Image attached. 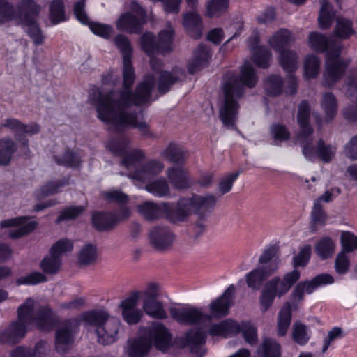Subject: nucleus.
<instances>
[{
  "label": "nucleus",
  "mask_w": 357,
  "mask_h": 357,
  "mask_svg": "<svg viewBox=\"0 0 357 357\" xmlns=\"http://www.w3.org/2000/svg\"><path fill=\"white\" fill-rule=\"evenodd\" d=\"M114 43L123 56V89L106 93L94 89L90 94V99L96 103L98 119L110 123L111 130L120 132L129 126L138 128L144 137H153L148 124L145 121L138 122L137 112L130 108L150 100L155 79L153 75H146L132 91L135 75L132 66L130 42L126 36L118 34L114 38Z\"/></svg>",
  "instance_id": "nucleus-1"
},
{
  "label": "nucleus",
  "mask_w": 357,
  "mask_h": 357,
  "mask_svg": "<svg viewBox=\"0 0 357 357\" xmlns=\"http://www.w3.org/2000/svg\"><path fill=\"white\" fill-rule=\"evenodd\" d=\"M257 82L256 72L249 61H245L238 76L233 72L227 73L223 77L222 89L225 100L220 108V118L222 123L229 128H233L237 119L238 99L245 93V86L254 87Z\"/></svg>",
  "instance_id": "nucleus-2"
},
{
  "label": "nucleus",
  "mask_w": 357,
  "mask_h": 357,
  "mask_svg": "<svg viewBox=\"0 0 357 357\" xmlns=\"http://www.w3.org/2000/svg\"><path fill=\"white\" fill-rule=\"evenodd\" d=\"M129 139L127 137H122L119 139L110 140L107 147L114 155L123 157L121 164L126 168L128 169H135L129 175L130 178L142 183H146L162 171L164 165L155 160H150L139 165L145 157L144 154L139 149L129 151Z\"/></svg>",
  "instance_id": "nucleus-3"
},
{
  "label": "nucleus",
  "mask_w": 357,
  "mask_h": 357,
  "mask_svg": "<svg viewBox=\"0 0 357 357\" xmlns=\"http://www.w3.org/2000/svg\"><path fill=\"white\" fill-rule=\"evenodd\" d=\"M310 46L316 51L326 52L327 61L323 84L331 87L338 82L349 65L350 59H338L342 50L340 42L326 38L324 34L313 32L309 36Z\"/></svg>",
  "instance_id": "nucleus-4"
},
{
  "label": "nucleus",
  "mask_w": 357,
  "mask_h": 357,
  "mask_svg": "<svg viewBox=\"0 0 357 357\" xmlns=\"http://www.w3.org/2000/svg\"><path fill=\"white\" fill-rule=\"evenodd\" d=\"M171 335L165 326L155 321L148 329L147 336L139 337L128 341L127 353L130 357H144L147 354L151 345L163 351L168 348Z\"/></svg>",
  "instance_id": "nucleus-5"
},
{
  "label": "nucleus",
  "mask_w": 357,
  "mask_h": 357,
  "mask_svg": "<svg viewBox=\"0 0 357 357\" xmlns=\"http://www.w3.org/2000/svg\"><path fill=\"white\" fill-rule=\"evenodd\" d=\"M82 318L89 326L94 328L98 343L109 345L117 340L120 321L104 310H94L82 314Z\"/></svg>",
  "instance_id": "nucleus-6"
},
{
  "label": "nucleus",
  "mask_w": 357,
  "mask_h": 357,
  "mask_svg": "<svg viewBox=\"0 0 357 357\" xmlns=\"http://www.w3.org/2000/svg\"><path fill=\"white\" fill-rule=\"evenodd\" d=\"M20 320L35 324L42 331H50L56 326L57 320L53 312L48 307L41 306L34 312V301L28 298L26 301L17 308Z\"/></svg>",
  "instance_id": "nucleus-7"
},
{
  "label": "nucleus",
  "mask_w": 357,
  "mask_h": 357,
  "mask_svg": "<svg viewBox=\"0 0 357 357\" xmlns=\"http://www.w3.org/2000/svg\"><path fill=\"white\" fill-rule=\"evenodd\" d=\"M242 333L246 342L254 345L257 341V328L249 321H243L238 324L232 320H225L220 324H213L211 326L208 333L211 336H222L229 337Z\"/></svg>",
  "instance_id": "nucleus-8"
},
{
  "label": "nucleus",
  "mask_w": 357,
  "mask_h": 357,
  "mask_svg": "<svg viewBox=\"0 0 357 357\" xmlns=\"http://www.w3.org/2000/svg\"><path fill=\"white\" fill-rule=\"evenodd\" d=\"M174 30L169 23L166 29L162 30L157 40L151 33H145L141 37V46L143 51L149 56L157 54H166L172 50V44Z\"/></svg>",
  "instance_id": "nucleus-9"
},
{
  "label": "nucleus",
  "mask_w": 357,
  "mask_h": 357,
  "mask_svg": "<svg viewBox=\"0 0 357 357\" xmlns=\"http://www.w3.org/2000/svg\"><path fill=\"white\" fill-rule=\"evenodd\" d=\"M22 8L24 11L26 9V10L19 22L26 27V31L36 45H43L44 36L36 20L40 10V6L33 0H27L22 4Z\"/></svg>",
  "instance_id": "nucleus-10"
},
{
  "label": "nucleus",
  "mask_w": 357,
  "mask_h": 357,
  "mask_svg": "<svg viewBox=\"0 0 357 357\" xmlns=\"http://www.w3.org/2000/svg\"><path fill=\"white\" fill-rule=\"evenodd\" d=\"M80 320L72 318L63 321L56 332V349L59 352H66L69 345L74 341V335L78 332Z\"/></svg>",
  "instance_id": "nucleus-11"
},
{
  "label": "nucleus",
  "mask_w": 357,
  "mask_h": 357,
  "mask_svg": "<svg viewBox=\"0 0 357 357\" xmlns=\"http://www.w3.org/2000/svg\"><path fill=\"white\" fill-rule=\"evenodd\" d=\"M162 206L165 218L172 224L185 222L192 214L190 202L187 197L180 198L176 204L162 202Z\"/></svg>",
  "instance_id": "nucleus-12"
},
{
  "label": "nucleus",
  "mask_w": 357,
  "mask_h": 357,
  "mask_svg": "<svg viewBox=\"0 0 357 357\" xmlns=\"http://www.w3.org/2000/svg\"><path fill=\"white\" fill-rule=\"evenodd\" d=\"M334 282L333 277L328 273L319 274L312 280L301 281L298 282L291 293V298L298 302L303 299L305 293L312 294L319 287L331 284Z\"/></svg>",
  "instance_id": "nucleus-13"
},
{
  "label": "nucleus",
  "mask_w": 357,
  "mask_h": 357,
  "mask_svg": "<svg viewBox=\"0 0 357 357\" xmlns=\"http://www.w3.org/2000/svg\"><path fill=\"white\" fill-rule=\"evenodd\" d=\"M140 295L139 291H133L119 304L122 318L129 325L138 324L143 317V312L137 307Z\"/></svg>",
  "instance_id": "nucleus-14"
},
{
  "label": "nucleus",
  "mask_w": 357,
  "mask_h": 357,
  "mask_svg": "<svg viewBox=\"0 0 357 357\" xmlns=\"http://www.w3.org/2000/svg\"><path fill=\"white\" fill-rule=\"evenodd\" d=\"M169 313L174 320L184 325H195L210 318L201 310L192 306L181 308L172 307L169 310Z\"/></svg>",
  "instance_id": "nucleus-15"
},
{
  "label": "nucleus",
  "mask_w": 357,
  "mask_h": 357,
  "mask_svg": "<svg viewBox=\"0 0 357 357\" xmlns=\"http://www.w3.org/2000/svg\"><path fill=\"white\" fill-rule=\"evenodd\" d=\"M150 243L155 249L163 251L170 248L175 241V234L167 226L153 227L149 234Z\"/></svg>",
  "instance_id": "nucleus-16"
},
{
  "label": "nucleus",
  "mask_w": 357,
  "mask_h": 357,
  "mask_svg": "<svg viewBox=\"0 0 357 357\" xmlns=\"http://www.w3.org/2000/svg\"><path fill=\"white\" fill-rule=\"evenodd\" d=\"M190 202V208L191 213H194L198 218L206 220L213 211L217 203V198L212 194L204 196L192 195L191 197H187Z\"/></svg>",
  "instance_id": "nucleus-17"
},
{
  "label": "nucleus",
  "mask_w": 357,
  "mask_h": 357,
  "mask_svg": "<svg viewBox=\"0 0 357 357\" xmlns=\"http://www.w3.org/2000/svg\"><path fill=\"white\" fill-rule=\"evenodd\" d=\"M301 277V273L297 269L285 273L282 278L279 276L273 277L266 284L271 288L278 297L280 298L285 295L296 283Z\"/></svg>",
  "instance_id": "nucleus-18"
},
{
  "label": "nucleus",
  "mask_w": 357,
  "mask_h": 357,
  "mask_svg": "<svg viewBox=\"0 0 357 357\" xmlns=\"http://www.w3.org/2000/svg\"><path fill=\"white\" fill-rule=\"evenodd\" d=\"M38 225L36 221H29V217L27 216L5 220L1 222L2 227H18L11 229L9 232V236L13 239L19 238L30 234L37 227Z\"/></svg>",
  "instance_id": "nucleus-19"
},
{
  "label": "nucleus",
  "mask_w": 357,
  "mask_h": 357,
  "mask_svg": "<svg viewBox=\"0 0 357 357\" xmlns=\"http://www.w3.org/2000/svg\"><path fill=\"white\" fill-rule=\"evenodd\" d=\"M235 290L234 285L231 284L220 296L210 304V312L213 317L221 318L228 314Z\"/></svg>",
  "instance_id": "nucleus-20"
},
{
  "label": "nucleus",
  "mask_w": 357,
  "mask_h": 357,
  "mask_svg": "<svg viewBox=\"0 0 357 357\" xmlns=\"http://www.w3.org/2000/svg\"><path fill=\"white\" fill-rule=\"evenodd\" d=\"M29 323L17 320L13 321L3 331L0 333V342L2 344H16L23 338L26 332V326Z\"/></svg>",
  "instance_id": "nucleus-21"
},
{
  "label": "nucleus",
  "mask_w": 357,
  "mask_h": 357,
  "mask_svg": "<svg viewBox=\"0 0 357 357\" xmlns=\"http://www.w3.org/2000/svg\"><path fill=\"white\" fill-rule=\"evenodd\" d=\"M276 271V266L271 265L267 268L257 266L245 276L248 287L253 291L259 290L266 280Z\"/></svg>",
  "instance_id": "nucleus-22"
},
{
  "label": "nucleus",
  "mask_w": 357,
  "mask_h": 357,
  "mask_svg": "<svg viewBox=\"0 0 357 357\" xmlns=\"http://www.w3.org/2000/svg\"><path fill=\"white\" fill-rule=\"evenodd\" d=\"M259 38L257 34L252 35L248 40V46L252 49V60L259 68H266L271 59L270 50L263 46H257Z\"/></svg>",
  "instance_id": "nucleus-23"
},
{
  "label": "nucleus",
  "mask_w": 357,
  "mask_h": 357,
  "mask_svg": "<svg viewBox=\"0 0 357 357\" xmlns=\"http://www.w3.org/2000/svg\"><path fill=\"white\" fill-rule=\"evenodd\" d=\"M91 219L93 227L100 232L112 230L118 222L117 216L110 212H95Z\"/></svg>",
  "instance_id": "nucleus-24"
},
{
  "label": "nucleus",
  "mask_w": 357,
  "mask_h": 357,
  "mask_svg": "<svg viewBox=\"0 0 357 357\" xmlns=\"http://www.w3.org/2000/svg\"><path fill=\"white\" fill-rule=\"evenodd\" d=\"M144 20L137 17L130 13L123 14L117 21L116 27L131 33H139L142 31Z\"/></svg>",
  "instance_id": "nucleus-25"
},
{
  "label": "nucleus",
  "mask_w": 357,
  "mask_h": 357,
  "mask_svg": "<svg viewBox=\"0 0 357 357\" xmlns=\"http://www.w3.org/2000/svg\"><path fill=\"white\" fill-rule=\"evenodd\" d=\"M211 56L208 47L205 45H199L194 52V59L188 63V72L195 74L208 64Z\"/></svg>",
  "instance_id": "nucleus-26"
},
{
  "label": "nucleus",
  "mask_w": 357,
  "mask_h": 357,
  "mask_svg": "<svg viewBox=\"0 0 357 357\" xmlns=\"http://www.w3.org/2000/svg\"><path fill=\"white\" fill-rule=\"evenodd\" d=\"M206 333L202 328L197 330L190 329L186 332L182 338L185 347H189L192 353H198L199 347L206 341Z\"/></svg>",
  "instance_id": "nucleus-27"
},
{
  "label": "nucleus",
  "mask_w": 357,
  "mask_h": 357,
  "mask_svg": "<svg viewBox=\"0 0 357 357\" xmlns=\"http://www.w3.org/2000/svg\"><path fill=\"white\" fill-rule=\"evenodd\" d=\"M183 70L174 69L172 72L162 70L158 79V90L160 94L167 93L172 86L179 81V75H182Z\"/></svg>",
  "instance_id": "nucleus-28"
},
{
  "label": "nucleus",
  "mask_w": 357,
  "mask_h": 357,
  "mask_svg": "<svg viewBox=\"0 0 357 357\" xmlns=\"http://www.w3.org/2000/svg\"><path fill=\"white\" fill-rule=\"evenodd\" d=\"M183 26L192 38L198 39L202 36V21L197 13L192 11L185 13L183 16Z\"/></svg>",
  "instance_id": "nucleus-29"
},
{
  "label": "nucleus",
  "mask_w": 357,
  "mask_h": 357,
  "mask_svg": "<svg viewBox=\"0 0 357 357\" xmlns=\"http://www.w3.org/2000/svg\"><path fill=\"white\" fill-rule=\"evenodd\" d=\"M137 210L144 218L149 222L155 221L163 215L162 202L158 204L152 202H145L137 206Z\"/></svg>",
  "instance_id": "nucleus-30"
},
{
  "label": "nucleus",
  "mask_w": 357,
  "mask_h": 357,
  "mask_svg": "<svg viewBox=\"0 0 357 357\" xmlns=\"http://www.w3.org/2000/svg\"><path fill=\"white\" fill-rule=\"evenodd\" d=\"M167 173L169 182L174 188L183 190L189 187L187 172L183 168L172 167L167 170Z\"/></svg>",
  "instance_id": "nucleus-31"
},
{
  "label": "nucleus",
  "mask_w": 357,
  "mask_h": 357,
  "mask_svg": "<svg viewBox=\"0 0 357 357\" xmlns=\"http://www.w3.org/2000/svg\"><path fill=\"white\" fill-rule=\"evenodd\" d=\"M312 133L308 129L303 132H299L297 137L299 144L303 146V155L310 161H313L318 155L317 148L314 149L312 144Z\"/></svg>",
  "instance_id": "nucleus-32"
},
{
  "label": "nucleus",
  "mask_w": 357,
  "mask_h": 357,
  "mask_svg": "<svg viewBox=\"0 0 357 357\" xmlns=\"http://www.w3.org/2000/svg\"><path fill=\"white\" fill-rule=\"evenodd\" d=\"M17 148V144L10 138L0 139V166H7L10 163Z\"/></svg>",
  "instance_id": "nucleus-33"
},
{
  "label": "nucleus",
  "mask_w": 357,
  "mask_h": 357,
  "mask_svg": "<svg viewBox=\"0 0 357 357\" xmlns=\"http://www.w3.org/2000/svg\"><path fill=\"white\" fill-rule=\"evenodd\" d=\"M261 357H281L280 344L274 339L265 337L257 349Z\"/></svg>",
  "instance_id": "nucleus-34"
},
{
  "label": "nucleus",
  "mask_w": 357,
  "mask_h": 357,
  "mask_svg": "<svg viewBox=\"0 0 357 357\" xmlns=\"http://www.w3.org/2000/svg\"><path fill=\"white\" fill-rule=\"evenodd\" d=\"M162 155L168 161L176 164H182L186 158V151L178 144L171 142Z\"/></svg>",
  "instance_id": "nucleus-35"
},
{
  "label": "nucleus",
  "mask_w": 357,
  "mask_h": 357,
  "mask_svg": "<svg viewBox=\"0 0 357 357\" xmlns=\"http://www.w3.org/2000/svg\"><path fill=\"white\" fill-rule=\"evenodd\" d=\"M292 40L290 31L285 29H281L269 39L268 42L272 48L280 52L285 50L284 47L289 45Z\"/></svg>",
  "instance_id": "nucleus-36"
},
{
  "label": "nucleus",
  "mask_w": 357,
  "mask_h": 357,
  "mask_svg": "<svg viewBox=\"0 0 357 357\" xmlns=\"http://www.w3.org/2000/svg\"><path fill=\"white\" fill-rule=\"evenodd\" d=\"M143 310L144 312L155 319H165L167 318L162 303L158 300H144Z\"/></svg>",
  "instance_id": "nucleus-37"
},
{
  "label": "nucleus",
  "mask_w": 357,
  "mask_h": 357,
  "mask_svg": "<svg viewBox=\"0 0 357 357\" xmlns=\"http://www.w3.org/2000/svg\"><path fill=\"white\" fill-rule=\"evenodd\" d=\"M321 108L325 113V122L329 123L335 116L337 110V100L331 92L325 93L321 100Z\"/></svg>",
  "instance_id": "nucleus-38"
},
{
  "label": "nucleus",
  "mask_w": 357,
  "mask_h": 357,
  "mask_svg": "<svg viewBox=\"0 0 357 357\" xmlns=\"http://www.w3.org/2000/svg\"><path fill=\"white\" fill-rule=\"evenodd\" d=\"M145 189L149 192L158 197H164L170 194L168 183L164 178L149 182L146 185Z\"/></svg>",
  "instance_id": "nucleus-39"
},
{
  "label": "nucleus",
  "mask_w": 357,
  "mask_h": 357,
  "mask_svg": "<svg viewBox=\"0 0 357 357\" xmlns=\"http://www.w3.org/2000/svg\"><path fill=\"white\" fill-rule=\"evenodd\" d=\"M320 3L321 6L318 17L319 23L321 29H326L331 26L335 13L332 6L326 0H320Z\"/></svg>",
  "instance_id": "nucleus-40"
},
{
  "label": "nucleus",
  "mask_w": 357,
  "mask_h": 357,
  "mask_svg": "<svg viewBox=\"0 0 357 357\" xmlns=\"http://www.w3.org/2000/svg\"><path fill=\"white\" fill-rule=\"evenodd\" d=\"M334 32L339 38L343 40L349 38L355 34L352 21L344 17H337Z\"/></svg>",
  "instance_id": "nucleus-41"
},
{
  "label": "nucleus",
  "mask_w": 357,
  "mask_h": 357,
  "mask_svg": "<svg viewBox=\"0 0 357 357\" xmlns=\"http://www.w3.org/2000/svg\"><path fill=\"white\" fill-rule=\"evenodd\" d=\"M310 116V107L307 100H302L298 106V123L300 126V132L307 131L310 130V132H313V129L309 124V120Z\"/></svg>",
  "instance_id": "nucleus-42"
},
{
  "label": "nucleus",
  "mask_w": 357,
  "mask_h": 357,
  "mask_svg": "<svg viewBox=\"0 0 357 357\" xmlns=\"http://www.w3.org/2000/svg\"><path fill=\"white\" fill-rule=\"evenodd\" d=\"M53 158L57 165L66 167L77 168L81 164L79 155L75 151L69 149L66 150L62 157L54 155Z\"/></svg>",
  "instance_id": "nucleus-43"
},
{
  "label": "nucleus",
  "mask_w": 357,
  "mask_h": 357,
  "mask_svg": "<svg viewBox=\"0 0 357 357\" xmlns=\"http://www.w3.org/2000/svg\"><path fill=\"white\" fill-rule=\"evenodd\" d=\"M22 122L15 118H8L2 121L0 123V130L8 128L15 134V139L22 142L23 146H28L29 141L25 137H21V130Z\"/></svg>",
  "instance_id": "nucleus-44"
},
{
  "label": "nucleus",
  "mask_w": 357,
  "mask_h": 357,
  "mask_svg": "<svg viewBox=\"0 0 357 357\" xmlns=\"http://www.w3.org/2000/svg\"><path fill=\"white\" fill-rule=\"evenodd\" d=\"M280 63L286 72L293 73L298 67L296 53L291 50L280 52Z\"/></svg>",
  "instance_id": "nucleus-45"
},
{
  "label": "nucleus",
  "mask_w": 357,
  "mask_h": 357,
  "mask_svg": "<svg viewBox=\"0 0 357 357\" xmlns=\"http://www.w3.org/2000/svg\"><path fill=\"white\" fill-rule=\"evenodd\" d=\"M98 257L97 248L89 243L82 247L78 256V261L81 266H89L96 263Z\"/></svg>",
  "instance_id": "nucleus-46"
},
{
  "label": "nucleus",
  "mask_w": 357,
  "mask_h": 357,
  "mask_svg": "<svg viewBox=\"0 0 357 357\" xmlns=\"http://www.w3.org/2000/svg\"><path fill=\"white\" fill-rule=\"evenodd\" d=\"M291 320V309L289 303H287L280 310L278 320V335L284 336L287 332Z\"/></svg>",
  "instance_id": "nucleus-47"
},
{
  "label": "nucleus",
  "mask_w": 357,
  "mask_h": 357,
  "mask_svg": "<svg viewBox=\"0 0 357 357\" xmlns=\"http://www.w3.org/2000/svg\"><path fill=\"white\" fill-rule=\"evenodd\" d=\"M229 0H210L206 5V15L209 17H219L228 10Z\"/></svg>",
  "instance_id": "nucleus-48"
},
{
  "label": "nucleus",
  "mask_w": 357,
  "mask_h": 357,
  "mask_svg": "<svg viewBox=\"0 0 357 357\" xmlns=\"http://www.w3.org/2000/svg\"><path fill=\"white\" fill-rule=\"evenodd\" d=\"M335 251V244L329 237H325L317 242L315 252L322 259L331 257Z\"/></svg>",
  "instance_id": "nucleus-49"
},
{
  "label": "nucleus",
  "mask_w": 357,
  "mask_h": 357,
  "mask_svg": "<svg viewBox=\"0 0 357 357\" xmlns=\"http://www.w3.org/2000/svg\"><path fill=\"white\" fill-rule=\"evenodd\" d=\"M85 208L83 206H70L64 208L55 220L56 224L64 221L75 220L83 213Z\"/></svg>",
  "instance_id": "nucleus-50"
},
{
  "label": "nucleus",
  "mask_w": 357,
  "mask_h": 357,
  "mask_svg": "<svg viewBox=\"0 0 357 357\" xmlns=\"http://www.w3.org/2000/svg\"><path fill=\"white\" fill-rule=\"evenodd\" d=\"M50 255L45 257L40 262V268L47 274H54L59 271L61 265V257L55 254L50 253Z\"/></svg>",
  "instance_id": "nucleus-51"
},
{
  "label": "nucleus",
  "mask_w": 357,
  "mask_h": 357,
  "mask_svg": "<svg viewBox=\"0 0 357 357\" xmlns=\"http://www.w3.org/2000/svg\"><path fill=\"white\" fill-rule=\"evenodd\" d=\"M277 252V248L275 246H270L266 249L259 258V264L261 268H267L271 265L276 266V271L278 268L279 261L275 256Z\"/></svg>",
  "instance_id": "nucleus-52"
},
{
  "label": "nucleus",
  "mask_w": 357,
  "mask_h": 357,
  "mask_svg": "<svg viewBox=\"0 0 357 357\" xmlns=\"http://www.w3.org/2000/svg\"><path fill=\"white\" fill-rule=\"evenodd\" d=\"M265 90L268 96H276L281 93L283 88V81L279 75L269 76L265 83Z\"/></svg>",
  "instance_id": "nucleus-53"
},
{
  "label": "nucleus",
  "mask_w": 357,
  "mask_h": 357,
  "mask_svg": "<svg viewBox=\"0 0 357 357\" xmlns=\"http://www.w3.org/2000/svg\"><path fill=\"white\" fill-rule=\"evenodd\" d=\"M312 224L311 230L315 231L317 225H324L325 224L326 215L322 209V205L319 200H315L311 212Z\"/></svg>",
  "instance_id": "nucleus-54"
},
{
  "label": "nucleus",
  "mask_w": 357,
  "mask_h": 357,
  "mask_svg": "<svg viewBox=\"0 0 357 357\" xmlns=\"http://www.w3.org/2000/svg\"><path fill=\"white\" fill-rule=\"evenodd\" d=\"M50 17L54 24L65 20L64 6L62 0H53L51 2Z\"/></svg>",
  "instance_id": "nucleus-55"
},
{
  "label": "nucleus",
  "mask_w": 357,
  "mask_h": 357,
  "mask_svg": "<svg viewBox=\"0 0 357 357\" xmlns=\"http://www.w3.org/2000/svg\"><path fill=\"white\" fill-rule=\"evenodd\" d=\"M68 184L69 178H68L54 181H49L41 188L40 192L42 197L52 195L57 193L61 188Z\"/></svg>",
  "instance_id": "nucleus-56"
},
{
  "label": "nucleus",
  "mask_w": 357,
  "mask_h": 357,
  "mask_svg": "<svg viewBox=\"0 0 357 357\" xmlns=\"http://www.w3.org/2000/svg\"><path fill=\"white\" fill-rule=\"evenodd\" d=\"M82 24L89 25L91 31L94 34L105 39H109L113 32V28L112 26L99 22H89V18L87 22Z\"/></svg>",
  "instance_id": "nucleus-57"
},
{
  "label": "nucleus",
  "mask_w": 357,
  "mask_h": 357,
  "mask_svg": "<svg viewBox=\"0 0 357 357\" xmlns=\"http://www.w3.org/2000/svg\"><path fill=\"white\" fill-rule=\"evenodd\" d=\"M317 151L324 162H329L334 158L336 149L331 145H326L323 139H320L317 145Z\"/></svg>",
  "instance_id": "nucleus-58"
},
{
  "label": "nucleus",
  "mask_w": 357,
  "mask_h": 357,
  "mask_svg": "<svg viewBox=\"0 0 357 357\" xmlns=\"http://www.w3.org/2000/svg\"><path fill=\"white\" fill-rule=\"evenodd\" d=\"M292 336L294 340L300 345H305L310 340L307 326L298 322L294 324Z\"/></svg>",
  "instance_id": "nucleus-59"
},
{
  "label": "nucleus",
  "mask_w": 357,
  "mask_h": 357,
  "mask_svg": "<svg viewBox=\"0 0 357 357\" xmlns=\"http://www.w3.org/2000/svg\"><path fill=\"white\" fill-rule=\"evenodd\" d=\"M320 61L319 59L314 56H308L305 61L304 69L305 75L307 79L315 77L319 70Z\"/></svg>",
  "instance_id": "nucleus-60"
},
{
  "label": "nucleus",
  "mask_w": 357,
  "mask_h": 357,
  "mask_svg": "<svg viewBox=\"0 0 357 357\" xmlns=\"http://www.w3.org/2000/svg\"><path fill=\"white\" fill-rule=\"evenodd\" d=\"M47 280V277L40 272H33L30 274L20 277L17 279L16 284L17 285H35L39 283L45 282Z\"/></svg>",
  "instance_id": "nucleus-61"
},
{
  "label": "nucleus",
  "mask_w": 357,
  "mask_h": 357,
  "mask_svg": "<svg viewBox=\"0 0 357 357\" xmlns=\"http://www.w3.org/2000/svg\"><path fill=\"white\" fill-rule=\"evenodd\" d=\"M342 251L344 253L351 252L357 249V236L350 231H344L341 235Z\"/></svg>",
  "instance_id": "nucleus-62"
},
{
  "label": "nucleus",
  "mask_w": 357,
  "mask_h": 357,
  "mask_svg": "<svg viewBox=\"0 0 357 357\" xmlns=\"http://www.w3.org/2000/svg\"><path fill=\"white\" fill-rule=\"evenodd\" d=\"M276 296H278L276 294H275L274 291L271 290V288L266 283L259 298L261 311L263 312H266L272 305Z\"/></svg>",
  "instance_id": "nucleus-63"
},
{
  "label": "nucleus",
  "mask_w": 357,
  "mask_h": 357,
  "mask_svg": "<svg viewBox=\"0 0 357 357\" xmlns=\"http://www.w3.org/2000/svg\"><path fill=\"white\" fill-rule=\"evenodd\" d=\"M311 255V246L309 245L303 247L299 253L293 257V266H305L308 263Z\"/></svg>",
  "instance_id": "nucleus-64"
}]
</instances>
